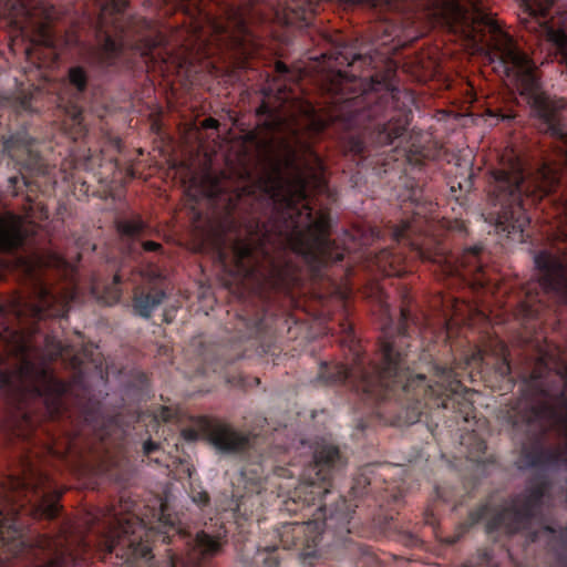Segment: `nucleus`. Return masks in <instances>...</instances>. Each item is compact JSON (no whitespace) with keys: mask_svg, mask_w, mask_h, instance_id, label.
Here are the masks:
<instances>
[{"mask_svg":"<svg viewBox=\"0 0 567 567\" xmlns=\"http://www.w3.org/2000/svg\"><path fill=\"white\" fill-rule=\"evenodd\" d=\"M549 39L556 43L558 47H564L567 42V38L564 32L561 31H550L548 33Z\"/></svg>","mask_w":567,"mask_h":567,"instance_id":"nucleus-19","label":"nucleus"},{"mask_svg":"<svg viewBox=\"0 0 567 567\" xmlns=\"http://www.w3.org/2000/svg\"><path fill=\"white\" fill-rule=\"evenodd\" d=\"M120 293L117 290H113L110 292L109 297H103L105 303H112L118 300Z\"/></svg>","mask_w":567,"mask_h":567,"instance_id":"nucleus-22","label":"nucleus"},{"mask_svg":"<svg viewBox=\"0 0 567 567\" xmlns=\"http://www.w3.org/2000/svg\"><path fill=\"white\" fill-rule=\"evenodd\" d=\"M22 220L9 215L0 218V248L8 249L18 246L22 240Z\"/></svg>","mask_w":567,"mask_h":567,"instance_id":"nucleus-5","label":"nucleus"},{"mask_svg":"<svg viewBox=\"0 0 567 567\" xmlns=\"http://www.w3.org/2000/svg\"><path fill=\"white\" fill-rule=\"evenodd\" d=\"M140 228V224L133 221H124L118 225V230L125 235H133Z\"/></svg>","mask_w":567,"mask_h":567,"instance_id":"nucleus-18","label":"nucleus"},{"mask_svg":"<svg viewBox=\"0 0 567 567\" xmlns=\"http://www.w3.org/2000/svg\"><path fill=\"white\" fill-rule=\"evenodd\" d=\"M527 6L534 14H544L551 7V0H529Z\"/></svg>","mask_w":567,"mask_h":567,"instance_id":"nucleus-15","label":"nucleus"},{"mask_svg":"<svg viewBox=\"0 0 567 567\" xmlns=\"http://www.w3.org/2000/svg\"><path fill=\"white\" fill-rule=\"evenodd\" d=\"M195 547L202 554H213L218 549V543L210 536L199 533L196 536Z\"/></svg>","mask_w":567,"mask_h":567,"instance_id":"nucleus-12","label":"nucleus"},{"mask_svg":"<svg viewBox=\"0 0 567 567\" xmlns=\"http://www.w3.org/2000/svg\"><path fill=\"white\" fill-rule=\"evenodd\" d=\"M257 237L249 236L247 239H238L233 247V261L236 266V274L243 275L247 272L246 265L251 259L256 249Z\"/></svg>","mask_w":567,"mask_h":567,"instance_id":"nucleus-6","label":"nucleus"},{"mask_svg":"<svg viewBox=\"0 0 567 567\" xmlns=\"http://www.w3.org/2000/svg\"><path fill=\"white\" fill-rule=\"evenodd\" d=\"M217 192L216 181L210 176H206L200 183L197 179H193L189 187L190 196L194 198L198 196H214Z\"/></svg>","mask_w":567,"mask_h":567,"instance_id":"nucleus-10","label":"nucleus"},{"mask_svg":"<svg viewBox=\"0 0 567 567\" xmlns=\"http://www.w3.org/2000/svg\"><path fill=\"white\" fill-rule=\"evenodd\" d=\"M168 416H169V411L167 409H163L162 411V414H161V417L166 421L168 420Z\"/></svg>","mask_w":567,"mask_h":567,"instance_id":"nucleus-29","label":"nucleus"},{"mask_svg":"<svg viewBox=\"0 0 567 567\" xmlns=\"http://www.w3.org/2000/svg\"><path fill=\"white\" fill-rule=\"evenodd\" d=\"M154 449H155V446L153 445V443H152V442H146V443L144 444V451H145L146 453L152 452Z\"/></svg>","mask_w":567,"mask_h":567,"instance_id":"nucleus-28","label":"nucleus"},{"mask_svg":"<svg viewBox=\"0 0 567 567\" xmlns=\"http://www.w3.org/2000/svg\"><path fill=\"white\" fill-rule=\"evenodd\" d=\"M381 141H382V142H384V143H388V142H390V141H391V137H390V136H386V137L382 138Z\"/></svg>","mask_w":567,"mask_h":567,"instance_id":"nucleus-35","label":"nucleus"},{"mask_svg":"<svg viewBox=\"0 0 567 567\" xmlns=\"http://www.w3.org/2000/svg\"><path fill=\"white\" fill-rule=\"evenodd\" d=\"M537 266L539 268H547L548 267V256L546 255H539L535 259Z\"/></svg>","mask_w":567,"mask_h":567,"instance_id":"nucleus-21","label":"nucleus"},{"mask_svg":"<svg viewBox=\"0 0 567 567\" xmlns=\"http://www.w3.org/2000/svg\"><path fill=\"white\" fill-rule=\"evenodd\" d=\"M556 183L551 169L543 166L538 172L525 178L522 174V167L508 162L506 166L494 173V183L492 185V195L501 205L506 202L519 205L520 194H539V197L550 192Z\"/></svg>","mask_w":567,"mask_h":567,"instance_id":"nucleus-3","label":"nucleus"},{"mask_svg":"<svg viewBox=\"0 0 567 567\" xmlns=\"http://www.w3.org/2000/svg\"><path fill=\"white\" fill-rule=\"evenodd\" d=\"M45 517H53L58 512V502L54 498L44 499L39 508Z\"/></svg>","mask_w":567,"mask_h":567,"instance_id":"nucleus-16","label":"nucleus"},{"mask_svg":"<svg viewBox=\"0 0 567 567\" xmlns=\"http://www.w3.org/2000/svg\"><path fill=\"white\" fill-rule=\"evenodd\" d=\"M164 295L156 292L154 296H146L137 298L134 303L135 312L143 317L148 318L152 311L162 302Z\"/></svg>","mask_w":567,"mask_h":567,"instance_id":"nucleus-9","label":"nucleus"},{"mask_svg":"<svg viewBox=\"0 0 567 567\" xmlns=\"http://www.w3.org/2000/svg\"><path fill=\"white\" fill-rule=\"evenodd\" d=\"M297 199H303V193L301 189L298 193Z\"/></svg>","mask_w":567,"mask_h":567,"instance_id":"nucleus-33","label":"nucleus"},{"mask_svg":"<svg viewBox=\"0 0 567 567\" xmlns=\"http://www.w3.org/2000/svg\"><path fill=\"white\" fill-rule=\"evenodd\" d=\"M148 525H151L150 527H154V526L152 525V522H148ZM153 529H154V528H152V529H151V532H152L151 538L155 536V533L153 532Z\"/></svg>","mask_w":567,"mask_h":567,"instance_id":"nucleus-34","label":"nucleus"},{"mask_svg":"<svg viewBox=\"0 0 567 567\" xmlns=\"http://www.w3.org/2000/svg\"><path fill=\"white\" fill-rule=\"evenodd\" d=\"M509 161H512V163L517 164V165L520 167V164H519V163H518L514 157L509 156V157L506 159V162H505V158H502V162H504V163H503L502 168H503L504 166H506V167L508 168V162H509Z\"/></svg>","mask_w":567,"mask_h":567,"instance_id":"nucleus-27","label":"nucleus"},{"mask_svg":"<svg viewBox=\"0 0 567 567\" xmlns=\"http://www.w3.org/2000/svg\"><path fill=\"white\" fill-rule=\"evenodd\" d=\"M210 442L217 450L230 452L241 446L244 440L228 427H218L212 432Z\"/></svg>","mask_w":567,"mask_h":567,"instance_id":"nucleus-7","label":"nucleus"},{"mask_svg":"<svg viewBox=\"0 0 567 567\" xmlns=\"http://www.w3.org/2000/svg\"><path fill=\"white\" fill-rule=\"evenodd\" d=\"M104 49L107 52H114L116 50V43L110 38H107L104 43Z\"/></svg>","mask_w":567,"mask_h":567,"instance_id":"nucleus-23","label":"nucleus"},{"mask_svg":"<svg viewBox=\"0 0 567 567\" xmlns=\"http://www.w3.org/2000/svg\"><path fill=\"white\" fill-rule=\"evenodd\" d=\"M62 559L60 557H56L53 560H50L44 567H62Z\"/></svg>","mask_w":567,"mask_h":567,"instance_id":"nucleus-26","label":"nucleus"},{"mask_svg":"<svg viewBox=\"0 0 567 567\" xmlns=\"http://www.w3.org/2000/svg\"><path fill=\"white\" fill-rule=\"evenodd\" d=\"M443 13L453 21H461L465 19V11L455 1L447 2L443 8Z\"/></svg>","mask_w":567,"mask_h":567,"instance_id":"nucleus-13","label":"nucleus"},{"mask_svg":"<svg viewBox=\"0 0 567 567\" xmlns=\"http://www.w3.org/2000/svg\"><path fill=\"white\" fill-rule=\"evenodd\" d=\"M277 70L280 71V72H284V71H286V66L282 63L278 62L277 63Z\"/></svg>","mask_w":567,"mask_h":567,"instance_id":"nucleus-30","label":"nucleus"},{"mask_svg":"<svg viewBox=\"0 0 567 567\" xmlns=\"http://www.w3.org/2000/svg\"><path fill=\"white\" fill-rule=\"evenodd\" d=\"M218 122L214 118H206L203 122V126L207 128L217 127Z\"/></svg>","mask_w":567,"mask_h":567,"instance_id":"nucleus-24","label":"nucleus"},{"mask_svg":"<svg viewBox=\"0 0 567 567\" xmlns=\"http://www.w3.org/2000/svg\"><path fill=\"white\" fill-rule=\"evenodd\" d=\"M143 247L145 250H155L159 247V245L157 243H154V241H145L143 244Z\"/></svg>","mask_w":567,"mask_h":567,"instance_id":"nucleus-25","label":"nucleus"},{"mask_svg":"<svg viewBox=\"0 0 567 567\" xmlns=\"http://www.w3.org/2000/svg\"><path fill=\"white\" fill-rule=\"evenodd\" d=\"M551 130H553V134L563 136V133L559 130H556L554 127Z\"/></svg>","mask_w":567,"mask_h":567,"instance_id":"nucleus-32","label":"nucleus"},{"mask_svg":"<svg viewBox=\"0 0 567 567\" xmlns=\"http://www.w3.org/2000/svg\"><path fill=\"white\" fill-rule=\"evenodd\" d=\"M402 131H403V128H402V127H398V128H395V130H394V137L400 136V135L402 134Z\"/></svg>","mask_w":567,"mask_h":567,"instance_id":"nucleus-31","label":"nucleus"},{"mask_svg":"<svg viewBox=\"0 0 567 567\" xmlns=\"http://www.w3.org/2000/svg\"><path fill=\"white\" fill-rule=\"evenodd\" d=\"M338 457V450L333 446H326L316 452L317 464H329Z\"/></svg>","mask_w":567,"mask_h":567,"instance_id":"nucleus-14","label":"nucleus"},{"mask_svg":"<svg viewBox=\"0 0 567 567\" xmlns=\"http://www.w3.org/2000/svg\"><path fill=\"white\" fill-rule=\"evenodd\" d=\"M515 214H517V218L514 223L511 221L513 218L514 212L508 216L506 210L503 212V215L498 217L497 224L503 225V230H506L513 239L516 238V235H519L523 231V228L527 224V217L520 212V208L517 207Z\"/></svg>","mask_w":567,"mask_h":567,"instance_id":"nucleus-8","label":"nucleus"},{"mask_svg":"<svg viewBox=\"0 0 567 567\" xmlns=\"http://www.w3.org/2000/svg\"><path fill=\"white\" fill-rule=\"evenodd\" d=\"M326 228L327 221L322 217L311 218L307 204L300 208L288 205L282 233L298 252L307 255L318 249L323 244Z\"/></svg>","mask_w":567,"mask_h":567,"instance_id":"nucleus-4","label":"nucleus"},{"mask_svg":"<svg viewBox=\"0 0 567 567\" xmlns=\"http://www.w3.org/2000/svg\"><path fill=\"white\" fill-rule=\"evenodd\" d=\"M384 358L389 363H394V358L392 355V347L390 344H385L383 347Z\"/></svg>","mask_w":567,"mask_h":567,"instance_id":"nucleus-20","label":"nucleus"},{"mask_svg":"<svg viewBox=\"0 0 567 567\" xmlns=\"http://www.w3.org/2000/svg\"><path fill=\"white\" fill-rule=\"evenodd\" d=\"M474 23H483L495 33V48L501 52L497 70L502 69L507 76H513L522 89L529 92V103L537 115L549 122L555 113L565 106L563 101H553L543 92L534 91V64L519 52L505 34L498 32L497 25L486 13L475 10L472 16Z\"/></svg>","mask_w":567,"mask_h":567,"instance_id":"nucleus-1","label":"nucleus"},{"mask_svg":"<svg viewBox=\"0 0 567 567\" xmlns=\"http://www.w3.org/2000/svg\"><path fill=\"white\" fill-rule=\"evenodd\" d=\"M289 529L296 535L307 533L311 540L315 543L321 533V524L318 522H308L303 524H293L289 526Z\"/></svg>","mask_w":567,"mask_h":567,"instance_id":"nucleus-11","label":"nucleus"},{"mask_svg":"<svg viewBox=\"0 0 567 567\" xmlns=\"http://www.w3.org/2000/svg\"><path fill=\"white\" fill-rule=\"evenodd\" d=\"M152 528L136 516L122 517L107 532L104 548L107 553H115L126 567H148L152 556L147 543Z\"/></svg>","mask_w":567,"mask_h":567,"instance_id":"nucleus-2","label":"nucleus"},{"mask_svg":"<svg viewBox=\"0 0 567 567\" xmlns=\"http://www.w3.org/2000/svg\"><path fill=\"white\" fill-rule=\"evenodd\" d=\"M70 81L79 89L82 90L85 85V76L80 69H73L70 72Z\"/></svg>","mask_w":567,"mask_h":567,"instance_id":"nucleus-17","label":"nucleus"}]
</instances>
